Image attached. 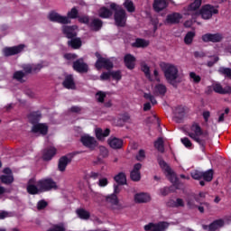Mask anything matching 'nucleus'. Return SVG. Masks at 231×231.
Instances as JSON below:
<instances>
[{
	"label": "nucleus",
	"instance_id": "obj_1",
	"mask_svg": "<svg viewBox=\"0 0 231 231\" xmlns=\"http://www.w3.org/2000/svg\"><path fill=\"white\" fill-rule=\"evenodd\" d=\"M190 131L188 133V136L196 142L201 149L203 152H205V149H207V143L210 140V135L208 132L203 131L199 123H193L190 126Z\"/></svg>",
	"mask_w": 231,
	"mask_h": 231
},
{
	"label": "nucleus",
	"instance_id": "obj_2",
	"mask_svg": "<svg viewBox=\"0 0 231 231\" xmlns=\"http://www.w3.org/2000/svg\"><path fill=\"white\" fill-rule=\"evenodd\" d=\"M160 68L163 71L168 84H171L173 88H178V83H176L178 77H180L178 67L174 64L162 61L160 63Z\"/></svg>",
	"mask_w": 231,
	"mask_h": 231
},
{
	"label": "nucleus",
	"instance_id": "obj_3",
	"mask_svg": "<svg viewBox=\"0 0 231 231\" xmlns=\"http://www.w3.org/2000/svg\"><path fill=\"white\" fill-rule=\"evenodd\" d=\"M110 9L114 11V21L116 26L118 28H125V24H127V12H125V9L116 3H111Z\"/></svg>",
	"mask_w": 231,
	"mask_h": 231
},
{
	"label": "nucleus",
	"instance_id": "obj_4",
	"mask_svg": "<svg viewBox=\"0 0 231 231\" xmlns=\"http://www.w3.org/2000/svg\"><path fill=\"white\" fill-rule=\"evenodd\" d=\"M37 186L40 187L41 192H50L51 190H57L59 186L57 182L51 178H44L37 181Z\"/></svg>",
	"mask_w": 231,
	"mask_h": 231
},
{
	"label": "nucleus",
	"instance_id": "obj_5",
	"mask_svg": "<svg viewBox=\"0 0 231 231\" xmlns=\"http://www.w3.org/2000/svg\"><path fill=\"white\" fill-rule=\"evenodd\" d=\"M96 57H97V61L95 63V67L97 69H107V71H111V69H113V68H115V64L113 63V61L108 59V58H104L102 57V55H100V53L96 52Z\"/></svg>",
	"mask_w": 231,
	"mask_h": 231
},
{
	"label": "nucleus",
	"instance_id": "obj_6",
	"mask_svg": "<svg viewBox=\"0 0 231 231\" xmlns=\"http://www.w3.org/2000/svg\"><path fill=\"white\" fill-rule=\"evenodd\" d=\"M219 14V10L211 5H205L201 7L199 12V17L201 15L202 19L208 21V19H212L213 15Z\"/></svg>",
	"mask_w": 231,
	"mask_h": 231
},
{
	"label": "nucleus",
	"instance_id": "obj_7",
	"mask_svg": "<svg viewBox=\"0 0 231 231\" xmlns=\"http://www.w3.org/2000/svg\"><path fill=\"white\" fill-rule=\"evenodd\" d=\"M202 3L203 0H194L188 5L186 15H190L193 21H196L199 17V8Z\"/></svg>",
	"mask_w": 231,
	"mask_h": 231
},
{
	"label": "nucleus",
	"instance_id": "obj_8",
	"mask_svg": "<svg viewBox=\"0 0 231 231\" xmlns=\"http://www.w3.org/2000/svg\"><path fill=\"white\" fill-rule=\"evenodd\" d=\"M80 142L84 147H87V149H89V151H95L97 147H98V141L95 139V137L90 135H82L80 137Z\"/></svg>",
	"mask_w": 231,
	"mask_h": 231
},
{
	"label": "nucleus",
	"instance_id": "obj_9",
	"mask_svg": "<svg viewBox=\"0 0 231 231\" xmlns=\"http://www.w3.org/2000/svg\"><path fill=\"white\" fill-rule=\"evenodd\" d=\"M48 19L51 23H58V24H71V20L66 16L60 15L55 11L49 13Z\"/></svg>",
	"mask_w": 231,
	"mask_h": 231
},
{
	"label": "nucleus",
	"instance_id": "obj_10",
	"mask_svg": "<svg viewBox=\"0 0 231 231\" xmlns=\"http://www.w3.org/2000/svg\"><path fill=\"white\" fill-rule=\"evenodd\" d=\"M26 190L28 194H31V196H35L37 194H41V187L37 185V179L31 178L29 179L27 182Z\"/></svg>",
	"mask_w": 231,
	"mask_h": 231
},
{
	"label": "nucleus",
	"instance_id": "obj_11",
	"mask_svg": "<svg viewBox=\"0 0 231 231\" xmlns=\"http://www.w3.org/2000/svg\"><path fill=\"white\" fill-rule=\"evenodd\" d=\"M71 162H73V155L71 153L61 156L58 162V170L60 172H64L66 171V167H68Z\"/></svg>",
	"mask_w": 231,
	"mask_h": 231
},
{
	"label": "nucleus",
	"instance_id": "obj_12",
	"mask_svg": "<svg viewBox=\"0 0 231 231\" xmlns=\"http://www.w3.org/2000/svg\"><path fill=\"white\" fill-rule=\"evenodd\" d=\"M169 228V223L167 222H159V223H149L144 226L145 231H165Z\"/></svg>",
	"mask_w": 231,
	"mask_h": 231
},
{
	"label": "nucleus",
	"instance_id": "obj_13",
	"mask_svg": "<svg viewBox=\"0 0 231 231\" xmlns=\"http://www.w3.org/2000/svg\"><path fill=\"white\" fill-rule=\"evenodd\" d=\"M72 68L74 71H77L78 73H88V71H89V67L88 66V63L84 62V58H79L74 61Z\"/></svg>",
	"mask_w": 231,
	"mask_h": 231
},
{
	"label": "nucleus",
	"instance_id": "obj_14",
	"mask_svg": "<svg viewBox=\"0 0 231 231\" xmlns=\"http://www.w3.org/2000/svg\"><path fill=\"white\" fill-rule=\"evenodd\" d=\"M224 37L221 33L217 32V33H210L208 32L206 34H203L201 37V40L203 41V42H221V41H223Z\"/></svg>",
	"mask_w": 231,
	"mask_h": 231
},
{
	"label": "nucleus",
	"instance_id": "obj_15",
	"mask_svg": "<svg viewBox=\"0 0 231 231\" xmlns=\"http://www.w3.org/2000/svg\"><path fill=\"white\" fill-rule=\"evenodd\" d=\"M77 30H79V26L77 25H63L61 27V32L67 39H73L77 37Z\"/></svg>",
	"mask_w": 231,
	"mask_h": 231
},
{
	"label": "nucleus",
	"instance_id": "obj_16",
	"mask_svg": "<svg viewBox=\"0 0 231 231\" xmlns=\"http://www.w3.org/2000/svg\"><path fill=\"white\" fill-rule=\"evenodd\" d=\"M106 203L111 205L112 210H122V204L118 200V196L116 194H110L106 197Z\"/></svg>",
	"mask_w": 231,
	"mask_h": 231
},
{
	"label": "nucleus",
	"instance_id": "obj_17",
	"mask_svg": "<svg viewBox=\"0 0 231 231\" xmlns=\"http://www.w3.org/2000/svg\"><path fill=\"white\" fill-rule=\"evenodd\" d=\"M24 50V44H20L14 47H5L3 50L5 57H12L14 55H17L21 53Z\"/></svg>",
	"mask_w": 231,
	"mask_h": 231
},
{
	"label": "nucleus",
	"instance_id": "obj_18",
	"mask_svg": "<svg viewBox=\"0 0 231 231\" xmlns=\"http://www.w3.org/2000/svg\"><path fill=\"white\" fill-rule=\"evenodd\" d=\"M141 170L142 163L137 162L134 165V168L130 172V179L132 181H140L142 180V173H140Z\"/></svg>",
	"mask_w": 231,
	"mask_h": 231
},
{
	"label": "nucleus",
	"instance_id": "obj_19",
	"mask_svg": "<svg viewBox=\"0 0 231 231\" xmlns=\"http://www.w3.org/2000/svg\"><path fill=\"white\" fill-rule=\"evenodd\" d=\"M31 131L34 134H42V136H46V134H48V125L42 123H37L36 125H32Z\"/></svg>",
	"mask_w": 231,
	"mask_h": 231
},
{
	"label": "nucleus",
	"instance_id": "obj_20",
	"mask_svg": "<svg viewBox=\"0 0 231 231\" xmlns=\"http://www.w3.org/2000/svg\"><path fill=\"white\" fill-rule=\"evenodd\" d=\"M222 226H225V221L223 219H217L209 224V226L203 225L202 228L203 230L216 231L217 228H221Z\"/></svg>",
	"mask_w": 231,
	"mask_h": 231
},
{
	"label": "nucleus",
	"instance_id": "obj_21",
	"mask_svg": "<svg viewBox=\"0 0 231 231\" xmlns=\"http://www.w3.org/2000/svg\"><path fill=\"white\" fill-rule=\"evenodd\" d=\"M213 91L218 95H231V87L226 86L223 88L220 83H215L213 84Z\"/></svg>",
	"mask_w": 231,
	"mask_h": 231
},
{
	"label": "nucleus",
	"instance_id": "obj_22",
	"mask_svg": "<svg viewBox=\"0 0 231 231\" xmlns=\"http://www.w3.org/2000/svg\"><path fill=\"white\" fill-rule=\"evenodd\" d=\"M136 58L131 54H125L124 57V63L125 66L127 68V69H134V67L136 66Z\"/></svg>",
	"mask_w": 231,
	"mask_h": 231
},
{
	"label": "nucleus",
	"instance_id": "obj_23",
	"mask_svg": "<svg viewBox=\"0 0 231 231\" xmlns=\"http://www.w3.org/2000/svg\"><path fill=\"white\" fill-rule=\"evenodd\" d=\"M108 145L111 149L118 150L124 147V140L117 137H110L107 140Z\"/></svg>",
	"mask_w": 231,
	"mask_h": 231
},
{
	"label": "nucleus",
	"instance_id": "obj_24",
	"mask_svg": "<svg viewBox=\"0 0 231 231\" xmlns=\"http://www.w3.org/2000/svg\"><path fill=\"white\" fill-rule=\"evenodd\" d=\"M42 118V114L41 113V111L31 112L28 116V120L30 124H32V125L39 124Z\"/></svg>",
	"mask_w": 231,
	"mask_h": 231
},
{
	"label": "nucleus",
	"instance_id": "obj_25",
	"mask_svg": "<svg viewBox=\"0 0 231 231\" xmlns=\"http://www.w3.org/2000/svg\"><path fill=\"white\" fill-rule=\"evenodd\" d=\"M57 154V149L55 147L47 148L43 151L42 158L44 162H50L53 156Z\"/></svg>",
	"mask_w": 231,
	"mask_h": 231
},
{
	"label": "nucleus",
	"instance_id": "obj_26",
	"mask_svg": "<svg viewBox=\"0 0 231 231\" xmlns=\"http://www.w3.org/2000/svg\"><path fill=\"white\" fill-rule=\"evenodd\" d=\"M166 206L169 208H180V207H185V202L182 200V199H177L176 200L174 199H170L166 202Z\"/></svg>",
	"mask_w": 231,
	"mask_h": 231
},
{
	"label": "nucleus",
	"instance_id": "obj_27",
	"mask_svg": "<svg viewBox=\"0 0 231 231\" xmlns=\"http://www.w3.org/2000/svg\"><path fill=\"white\" fill-rule=\"evenodd\" d=\"M180 19L181 14H180L179 13H173L167 15L166 22L168 23V24H178Z\"/></svg>",
	"mask_w": 231,
	"mask_h": 231
},
{
	"label": "nucleus",
	"instance_id": "obj_28",
	"mask_svg": "<svg viewBox=\"0 0 231 231\" xmlns=\"http://www.w3.org/2000/svg\"><path fill=\"white\" fill-rule=\"evenodd\" d=\"M169 6V4L165 0H154L153 2V10L156 12H162Z\"/></svg>",
	"mask_w": 231,
	"mask_h": 231
},
{
	"label": "nucleus",
	"instance_id": "obj_29",
	"mask_svg": "<svg viewBox=\"0 0 231 231\" xmlns=\"http://www.w3.org/2000/svg\"><path fill=\"white\" fill-rule=\"evenodd\" d=\"M151 197L147 193H137L134 195L135 203H149Z\"/></svg>",
	"mask_w": 231,
	"mask_h": 231
},
{
	"label": "nucleus",
	"instance_id": "obj_30",
	"mask_svg": "<svg viewBox=\"0 0 231 231\" xmlns=\"http://www.w3.org/2000/svg\"><path fill=\"white\" fill-rule=\"evenodd\" d=\"M114 180L117 183V185H127V176L124 171L115 175Z\"/></svg>",
	"mask_w": 231,
	"mask_h": 231
},
{
	"label": "nucleus",
	"instance_id": "obj_31",
	"mask_svg": "<svg viewBox=\"0 0 231 231\" xmlns=\"http://www.w3.org/2000/svg\"><path fill=\"white\" fill-rule=\"evenodd\" d=\"M96 133V138L97 140H102L103 138H107L109 134H111V130L109 128H106L105 131L102 130V128H97L95 130Z\"/></svg>",
	"mask_w": 231,
	"mask_h": 231
},
{
	"label": "nucleus",
	"instance_id": "obj_32",
	"mask_svg": "<svg viewBox=\"0 0 231 231\" xmlns=\"http://www.w3.org/2000/svg\"><path fill=\"white\" fill-rule=\"evenodd\" d=\"M104 25V22L98 18H94L89 24V28H92L94 32H100L102 30V26Z\"/></svg>",
	"mask_w": 231,
	"mask_h": 231
},
{
	"label": "nucleus",
	"instance_id": "obj_33",
	"mask_svg": "<svg viewBox=\"0 0 231 231\" xmlns=\"http://www.w3.org/2000/svg\"><path fill=\"white\" fill-rule=\"evenodd\" d=\"M149 44V41L142 38H137L135 39V42L132 43V48H147Z\"/></svg>",
	"mask_w": 231,
	"mask_h": 231
},
{
	"label": "nucleus",
	"instance_id": "obj_34",
	"mask_svg": "<svg viewBox=\"0 0 231 231\" xmlns=\"http://www.w3.org/2000/svg\"><path fill=\"white\" fill-rule=\"evenodd\" d=\"M62 85L63 87H65L66 89H75V81L73 80V76H66L64 81L62 82Z\"/></svg>",
	"mask_w": 231,
	"mask_h": 231
},
{
	"label": "nucleus",
	"instance_id": "obj_35",
	"mask_svg": "<svg viewBox=\"0 0 231 231\" xmlns=\"http://www.w3.org/2000/svg\"><path fill=\"white\" fill-rule=\"evenodd\" d=\"M69 46L72 48V50H80L82 47V40L80 38H70V41L68 42Z\"/></svg>",
	"mask_w": 231,
	"mask_h": 231
},
{
	"label": "nucleus",
	"instance_id": "obj_36",
	"mask_svg": "<svg viewBox=\"0 0 231 231\" xmlns=\"http://www.w3.org/2000/svg\"><path fill=\"white\" fill-rule=\"evenodd\" d=\"M99 17H101V19H109L113 17V11L106 6H103L99 9Z\"/></svg>",
	"mask_w": 231,
	"mask_h": 231
},
{
	"label": "nucleus",
	"instance_id": "obj_37",
	"mask_svg": "<svg viewBox=\"0 0 231 231\" xmlns=\"http://www.w3.org/2000/svg\"><path fill=\"white\" fill-rule=\"evenodd\" d=\"M76 214L79 219H84L85 221H88V219L91 217V213H89V211L86 210L85 208H78L76 210Z\"/></svg>",
	"mask_w": 231,
	"mask_h": 231
},
{
	"label": "nucleus",
	"instance_id": "obj_38",
	"mask_svg": "<svg viewBox=\"0 0 231 231\" xmlns=\"http://www.w3.org/2000/svg\"><path fill=\"white\" fill-rule=\"evenodd\" d=\"M158 163L161 169H162V171H165V172H167L168 176H172V169H171V166H169V164H167V162L163 159L159 158Z\"/></svg>",
	"mask_w": 231,
	"mask_h": 231
},
{
	"label": "nucleus",
	"instance_id": "obj_39",
	"mask_svg": "<svg viewBox=\"0 0 231 231\" xmlns=\"http://www.w3.org/2000/svg\"><path fill=\"white\" fill-rule=\"evenodd\" d=\"M167 87L163 84H157L154 88V94L160 97H165Z\"/></svg>",
	"mask_w": 231,
	"mask_h": 231
},
{
	"label": "nucleus",
	"instance_id": "obj_40",
	"mask_svg": "<svg viewBox=\"0 0 231 231\" xmlns=\"http://www.w3.org/2000/svg\"><path fill=\"white\" fill-rule=\"evenodd\" d=\"M123 6L129 14H134V12H136V6H134L133 0L125 1Z\"/></svg>",
	"mask_w": 231,
	"mask_h": 231
},
{
	"label": "nucleus",
	"instance_id": "obj_41",
	"mask_svg": "<svg viewBox=\"0 0 231 231\" xmlns=\"http://www.w3.org/2000/svg\"><path fill=\"white\" fill-rule=\"evenodd\" d=\"M202 180L208 183L212 181V180H214V170L210 169L206 171H202Z\"/></svg>",
	"mask_w": 231,
	"mask_h": 231
},
{
	"label": "nucleus",
	"instance_id": "obj_42",
	"mask_svg": "<svg viewBox=\"0 0 231 231\" xmlns=\"http://www.w3.org/2000/svg\"><path fill=\"white\" fill-rule=\"evenodd\" d=\"M24 77H26V73H24L23 70H16L13 75L14 80H17V82H21L22 84L25 82L23 79Z\"/></svg>",
	"mask_w": 231,
	"mask_h": 231
},
{
	"label": "nucleus",
	"instance_id": "obj_43",
	"mask_svg": "<svg viewBox=\"0 0 231 231\" xmlns=\"http://www.w3.org/2000/svg\"><path fill=\"white\" fill-rule=\"evenodd\" d=\"M154 147L159 151V152H165V147L163 144V139L162 137H159L155 142H154Z\"/></svg>",
	"mask_w": 231,
	"mask_h": 231
},
{
	"label": "nucleus",
	"instance_id": "obj_44",
	"mask_svg": "<svg viewBox=\"0 0 231 231\" xmlns=\"http://www.w3.org/2000/svg\"><path fill=\"white\" fill-rule=\"evenodd\" d=\"M141 71H143L146 79L150 80V82H152V78L151 77V68L147 64L141 65Z\"/></svg>",
	"mask_w": 231,
	"mask_h": 231
},
{
	"label": "nucleus",
	"instance_id": "obj_45",
	"mask_svg": "<svg viewBox=\"0 0 231 231\" xmlns=\"http://www.w3.org/2000/svg\"><path fill=\"white\" fill-rule=\"evenodd\" d=\"M0 181L5 185H12V183H14V175H2L0 177Z\"/></svg>",
	"mask_w": 231,
	"mask_h": 231
},
{
	"label": "nucleus",
	"instance_id": "obj_46",
	"mask_svg": "<svg viewBox=\"0 0 231 231\" xmlns=\"http://www.w3.org/2000/svg\"><path fill=\"white\" fill-rule=\"evenodd\" d=\"M66 17H68V19H79V9L72 7L70 11L68 12Z\"/></svg>",
	"mask_w": 231,
	"mask_h": 231
},
{
	"label": "nucleus",
	"instance_id": "obj_47",
	"mask_svg": "<svg viewBox=\"0 0 231 231\" xmlns=\"http://www.w3.org/2000/svg\"><path fill=\"white\" fill-rule=\"evenodd\" d=\"M194 37H196V32H188L184 37L185 44H192V41H194Z\"/></svg>",
	"mask_w": 231,
	"mask_h": 231
},
{
	"label": "nucleus",
	"instance_id": "obj_48",
	"mask_svg": "<svg viewBox=\"0 0 231 231\" xmlns=\"http://www.w3.org/2000/svg\"><path fill=\"white\" fill-rule=\"evenodd\" d=\"M110 77H112L113 80H116L117 82L122 80V70L110 71Z\"/></svg>",
	"mask_w": 231,
	"mask_h": 231
},
{
	"label": "nucleus",
	"instance_id": "obj_49",
	"mask_svg": "<svg viewBox=\"0 0 231 231\" xmlns=\"http://www.w3.org/2000/svg\"><path fill=\"white\" fill-rule=\"evenodd\" d=\"M218 73H220V75L226 76L227 79H231V69L230 68L220 67L218 69Z\"/></svg>",
	"mask_w": 231,
	"mask_h": 231
},
{
	"label": "nucleus",
	"instance_id": "obj_50",
	"mask_svg": "<svg viewBox=\"0 0 231 231\" xmlns=\"http://www.w3.org/2000/svg\"><path fill=\"white\" fill-rule=\"evenodd\" d=\"M190 175H191V178H192L193 180H199V181L200 180H203V171L195 170V171H191Z\"/></svg>",
	"mask_w": 231,
	"mask_h": 231
},
{
	"label": "nucleus",
	"instance_id": "obj_51",
	"mask_svg": "<svg viewBox=\"0 0 231 231\" xmlns=\"http://www.w3.org/2000/svg\"><path fill=\"white\" fill-rule=\"evenodd\" d=\"M47 231H66V227L64 224H55L51 228L47 229Z\"/></svg>",
	"mask_w": 231,
	"mask_h": 231
},
{
	"label": "nucleus",
	"instance_id": "obj_52",
	"mask_svg": "<svg viewBox=\"0 0 231 231\" xmlns=\"http://www.w3.org/2000/svg\"><path fill=\"white\" fill-rule=\"evenodd\" d=\"M143 98H145L146 100H150L151 104H152L153 106H156V104H158V101L151 93H144Z\"/></svg>",
	"mask_w": 231,
	"mask_h": 231
},
{
	"label": "nucleus",
	"instance_id": "obj_53",
	"mask_svg": "<svg viewBox=\"0 0 231 231\" xmlns=\"http://www.w3.org/2000/svg\"><path fill=\"white\" fill-rule=\"evenodd\" d=\"M96 98L99 104H104V100H106V94L103 91H98L96 94Z\"/></svg>",
	"mask_w": 231,
	"mask_h": 231
},
{
	"label": "nucleus",
	"instance_id": "obj_54",
	"mask_svg": "<svg viewBox=\"0 0 231 231\" xmlns=\"http://www.w3.org/2000/svg\"><path fill=\"white\" fill-rule=\"evenodd\" d=\"M79 23H80L81 24H87V26H89V24H91L89 23V16L88 15H83V16H79L78 18Z\"/></svg>",
	"mask_w": 231,
	"mask_h": 231
},
{
	"label": "nucleus",
	"instance_id": "obj_55",
	"mask_svg": "<svg viewBox=\"0 0 231 231\" xmlns=\"http://www.w3.org/2000/svg\"><path fill=\"white\" fill-rule=\"evenodd\" d=\"M180 142L187 149H190V147H192V142H190V139L188 137L181 138Z\"/></svg>",
	"mask_w": 231,
	"mask_h": 231
},
{
	"label": "nucleus",
	"instance_id": "obj_56",
	"mask_svg": "<svg viewBox=\"0 0 231 231\" xmlns=\"http://www.w3.org/2000/svg\"><path fill=\"white\" fill-rule=\"evenodd\" d=\"M99 152L102 158H107V156H109V151L106 146H99Z\"/></svg>",
	"mask_w": 231,
	"mask_h": 231
},
{
	"label": "nucleus",
	"instance_id": "obj_57",
	"mask_svg": "<svg viewBox=\"0 0 231 231\" xmlns=\"http://www.w3.org/2000/svg\"><path fill=\"white\" fill-rule=\"evenodd\" d=\"M189 77L190 79H192L195 84H199L201 82V77H199V75H197L195 72H190Z\"/></svg>",
	"mask_w": 231,
	"mask_h": 231
},
{
	"label": "nucleus",
	"instance_id": "obj_58",
	"mask_svg": "<svg viewBox=\"0 0 231 231\" xmlns=\"http://www.w3.org/2000/svg\"><path fill=\"white\" fill-rule=\"evenodd\" d=\"M46 207H48V202L46 200L42 199V200L38 201V203H37L38 210H44V208H46Z\"/></svg>",
	"mask_w": 231,
	"mask_h": 231
},
{
	"label": "nucleus",
	"instance_id": "obj_59",
	"mask_svg": "<svg viewBox=\"0 0 231 231\" xmlns=\"http://www.w3.org/2000/svg\"><path fill=\"white\" fill-rule=\"evenodd\" d=\"M176 115H180V116H185V106H178L175 108Z\"/></svg>",
	"mask_w": 231,
	"mask_h": 231
},
{
	"label": "nucleus",
	"instance_id": "obj_60",
	"mask_svg": "<svg viewBox=\"0 0 231 231\" xmlns=\"http://www.w3.org/2000/svg\"><path fill=\"white\" fill-rule=\"evenodd\" d=\"M137 162H143L145 160V151L139 150L138 154L136 155Z\"/></svg>",
	"mask_w": 231,
	"mask_h": 231
},
{
	"label": "nucleus",
	"instance_id": "obj_61",
	"mask_svg": "<svg viewBox=\"0 0 231 231\" xmlns=\"http://www.w3.org/2000/svg\"><path fill=\"white\" fill-rule=\"evenodd\" d=\"M186 201L189 208L192 209L198 207L196 206V202L194 201V199L188 198Z\"/></svg>",
	"mask_w": 231,
	"mask_h": 231
},
{
	"label": "nucleus",
	"instance_id": "obj_62",
	"mask_svg": "<svg viewBox=\"0 0 231 231\" xmlns=\"http://www.w3.org/2000/svg\"><path fill=\"white\" fill-rule=\"evenodd\" d=\"M121 120L125 123L131 122V116L128 113H125L121 115Z\"/></svg>",
	"mask_w": 231,
	"mask_h": 231
},
{
	"label": "nucleus",
	"instance_id": "obj_63",
	"mask_svg": "<svg viewBox=\"0 0 231 231\" xmlns=\"http://www.w3.org/2000/svg\"><path fill=\"white\" fill-rule=\"evenodd\" d=\"M100 79H101V80H109V79H111V71L103 72L100 75Z\"/></svg>",
	"mask_w": 231,
	"mask_h": 231
},
{
	"label": "nucleus",
	"instance_id": "obj_64",
	"mask_svg": "<svg viewBox=\"0 0 231 231\" xmlns=\"http://www.w3.org/2000/svg\"><path fill=\"white\" fill-rule=\"evenodd\" d=\"M161 196H169V193L171 192V188L164 187L162 189H160Z\"/></svg>",
	"mask_w": 231,
	"mask_h": 231
}]
</instances>
